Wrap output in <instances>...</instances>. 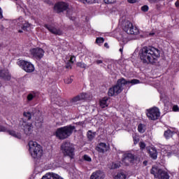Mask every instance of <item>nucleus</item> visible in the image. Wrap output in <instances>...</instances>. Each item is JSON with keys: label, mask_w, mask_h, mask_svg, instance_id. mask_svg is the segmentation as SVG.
<instances>
[{"label": "nucleus", "mask_w": 179, "mask_h": 179, "mask_svg": "<svg viewBox=\"0 0 179 179\" xmlns=\"http://www.w3.org/2000/svg\"><path fill=\"white\" fill-rule=\"evenodd\" d=\"M15 1H17V0H15Z\"/></svg>", "instance_id": "obj_59"}, {"label": "nucleus", "mask_w": 179, "mask_h": 179, "mask_svg": "<svg viewBox=\"0 0 179 179\" xmlns=\"http://www.w3.org/2000/svg\"><path fill=\"white\" fill-rule=\"evenodd\" d=\"M155 35V32H150V34H149V36H150V37H152V36H154Z\"/></svg>", "instance_id": "obj_51"}, {"label": "nucleus", "mask_w": 179, "mask_h": 179, "mask_svg": "<svg viewBox=\"0 0 179 179\" xmlns=\"http://www.w3.org/2000/svg\"><path fill=\"white\" fill-rule=\"evenodd\" d=\"M117 179H127V175H125L124 173H119L116 176Z\"/></svg>", "instance_id": "obj_28"}, {"label": "nucleus", "mask_w": 179, "mask_h": 179, "mask_svg": "<svg viewBox=\"0 0 179 179\" xmlns=\"http://www.w3.org/2000/svg\"><path fill=\"white\" fill-rule=\"evenodd\" d=\"M76 65L78 68H82L83 69H86V66H87L86 64L83 62H78Z\"/></svg>", "instance_id": "obj_30"}, {"label": "nucleus", "mask_w": 179, "mask_h": 179, "mask_svg": "<svg viewBox=\"0 0 179 179\" xmlns=\"http://www.w3.org/2000/svg\"><path fill=\"white\" fill-rule=\"evenodd\" d=\"M148 153L150 155V157L152 159V160H156L157 159V150L155 148H151L148 150Z\"/></svg>", "instance_id": "obj_19"}, {"label": "nucleus", "mask_w": 179, "mask_h": 179, "mask_svg": "<svg viewBox=\"0 0 179 179\" xmlns=\"http://www.w3.org/2000/svg\"><path fill=\"white\" fill-rule=\"evenodd\" d=\"M156 8H157V9H159L160 8V5L159 4H157L156 5Z\"/></svg>", "instance_id": "obj_54"}, {"label": "nucleus", "mask_w": 179, "mask_h": 179, "mask_svg": "<svg viewBox=\"0 0 179 179\" xmlns=\"http://www.w3.org/2000/svg\"><path fill=\"white\" fill-rule=\"evenodd\" d=\"M12 76L9 72L8 69H0V79H3V80L9 81L10 80Z\"/></svg>", "instance_id": "obj_14"}, {"label": "nucleus", "mask_w": 179, "mask_h": 179, "mask_svg": "<svg viewBox=\"0 0 179 179\" xmlns=\"http://www.w3.org/2000/svg\"><path fill=\"white\" fill-rule=\"evenodd\" d=\"M104 47H106V48H108V43H104Z\"/></svg>", "instance_id": "obj_52"}, {"label": "nucleus", "mask_w": 179, "mask_h": 179, "mask_svg": "<svg viewBox=\"0 0 179 179\" xmlns=\"http://www.w3.org/2000/svg\"><path fill=\"white\" fill-rule=\"evenodd\" d=\"M145 114L150 121H156V120H159V118H160V109L156 106H154L147 109Z\"/></svg>", "instance_id": "obj_7"}, {"label": "nucleus", "mask_w": 179, "mask_h": 179, "mask_svg": "<svg viewBox=\"0 0 179 179\" xmlns=\"http://www.w3.org/2000/svg\"><path fill=\"white\" fill-rule=\"evenodd\" d=\"M140 58L143 64H157L160 58V51L153 46H145L140 51Z\"/></svg>", "instance_id": "obj_1"}, {"label": "nucleus", "mask_w": 179, "mask_h": 179, "mask_svg": "<svg viewBox=\"0 0 179 179\" xmlns=\"http://www.w3.org/2000/svg\"><path fill=\"white\" fill-rule=\"evenodd\" d=\"M150 173L154 176L155 178L170 179L169 173L157 166H153L150 170Z\"/></svg>", "instance_id": "obj_6"}, {"label": "nucleus", "mask_w": 179, "mask_h": 179, "mask_svg": "<svg viewBox=\"0 0 179 179\" xmlns=\"http://www.w3.org/2000/svg\"><path fill=\"white\" fill-rule=\"evenodd\" d=\"M75 58V56H71L70 57V59L69 61V62H70L71 64H73V59Z\"/></svg>", "instance_id": "obj_45"}, {"label": "nucleus", "mask_w": 179, "mask_h": 179, "mask_svg": "<svg viewBox=\"0 0 179 179\" xmlns=\"http://www.w3.org/2000/svg\"><path fill=\"white\" fill-rule=\"evenodd\" d=\"M176 132L171 131L170 129L166 130L164 133V136L166 139H170V138H173V135H174Z\"/></svg>", "instance_id": "obj_21"}, {"label": "nucleus", "mask_w": 179, "mask_h": 179, "mask_svg": "<svg viewBox=\"0 0 179 179\" xmlns=\"http://www.w3.org/2000/svg\"><path fill=\"white\" fill-rule=\"evenodd\" d=\"M142 12H148L149 10V6L148 5H144L141 7Z\"/></svg>", "instance_id": "obj_40"}, {"label": "nucleus", "mask_w": 179, "mask_h": 179, "mask_svg": "<svg viewBox=\"0 0 179 179\" xmlns=\"http://www.w3.org/2000/svg\"><path fill=\"white\" fill-rule=\"evenodd\" d=\"M143 166H148V161L145 160L144 162H143Z\"/></svg>", "instance_id": "obj_50"}, {"label": "nucleus", "mask_w": 179, "mask_h": 179, "mask_svg": "<svg viewBox=\"0 0 179 179\" xmlns=\"http://www.w3.org/2000/svg\"><path fill=\"white\" fill-rule=\"evenodd\" d=\"M80 100H85L86 99V93H81L80 95Z\"/></svg>", "instance_id": "obj_43"}, {"label": "nucleus", "mask_w": 179, "mask_h": 179, "mask_svg": "<svg viewBox=\"0 0 179 179\" xmlns=\"http://www.w3.org/2000/svg\"><path fill=\"white\" fill-rule=\"evenodd\" d=\"M36 121H37L38 124H43V122L44 121V120L43 119V116L40 115V116H36L35 117Z\"/></svg>", "instance_id": "obj_31"}, {"label": "nucleus", "mask_w": 179, "mask_h": 179, "mask_svg": "<svg viewBox=\"0 0 179 179\" xmlns=\"http://www.w3.org/2000/svg\"><path fill=\"white\" fill-rule=\"evenodd\" d=\"M113 169H118V165L117 164H115Z\"/></svg>", "instance_id": "obj_53"}, {"label": "nucleus", "mask_w": 179, "mask_h": 179, "mask_svg": "<svg viewBox=\"0 0 179 179\" xmlns=\"http://www.w3.org/2000/svg\"><path fill=\"white\" fill-rule=\"evenodd\" d=\"M43 27L45 29H47L50 33L52 34H55V36H62V31L59 29H57L55 27L52 26V24H45L43 25Z\"/></svg>", "instance_id": "obj_13"}, {"label": "nucleus", "mask_w": 179, "mask_h": 179, "mask_svg": "<svg viewBox=\"0 0 179 179\" xmlns=\"http://www.w3.org/2000/svg\"><path fill=\"white\" fill-rule=\"evenodd\" d=\"M6 131H7L6 127L2 125H0V132H6Z\"/></svg>", "instance_id": "obj_44"}, {"label": "nucleus", "mask_w": 179, "mask_h": 179, "mask_svg": "<svg viewBox=\"0 0 179 179\" xmlns=\"http://www.w3.org/2000/svg\"><path fill=\"white\" fill-rule=\"evenodd\" d=\"M83 159L85 161V162H92V158L87 155H84L83 157Z\"/></svg>", "instance_id": "obj_36"}, {"label": "nucleus", "mask_w": 179, "mask_h": 179, "mask_svg": "<svg viewBox=\"0 0 179 179\" xmlns=\"http://www.w3.org/2000/svg\"><path fill=\"white\" fill-rule=\"evenodd\" d=\"M134 145H138L139 143V136L137 135L133 136Z\"/></svg>", "instance_id": "obj_32"}, {"label": "nucleus", "mask_w": 179, "mask_h": 179, "mask_svg": "<svg viewBox=\"0 0 179 179\" xmlns=\"http://www.w3.org/2000/svg\"><path fill=\"white\" fill-rule=\"evenodd\" d=\"M6 132H7L9 135H11V136L17 138V139H22V134H20V133H16V131L13 130H7Z\"/></svg>", "instance_id": "obj_20"}, {"label": "nucleus", "mask_w": 179, "mask_h": 179, "mask_svg": "<svg viewBox=\"0 0 179 179\" xmlns=\"http://www.w3.org/2000/svg\"><path fill=\"white\" fill-rule=\"evenodd\" d=\"M72 65H73L72 63H71V62H67V63L66 64V69H72Z\"/></svg>", "instance_id": "obj_42"}, {"label": "nucleus", "mask_w": 179, "mask_h": 179, "mask_svg": "<svg viewBox=\"0 0 179 179\" xmlns=\"http://www.w3.org/2000/svg\"><path fill=\"white\" fill-rule=\"evenodd\" d=\"M75 129H76V127L71 124L62 127L57 129L55 136L56 138H57V139L64 141V139H67V138H69V136L73 134V131H75Z\"/></svg>", "instance_id": "obj_3"}, {"label": "nucleus", "mask_w": 179, "mask_h": 179, "mask_svg": "<svg viewBox=\"0 0 179 179\" xmlns=\"http://www.w3.org/2000/svg\"><path fill=\"white\" fill-rule=\"evenodd\" d=\"M22 128L24 130L25 135H30L33 132V124L31 123L29 124L26 122H23L22 124Z\"/></svg>", "instance_id": "obj_16"}, {"label": "nucleus", "mask_w": 179, "mask_h": 179, "mask_svg": "<svg viewBox=\"0 0 179 179\" xmlns=\"http://www.w3.org/2000/svg\"><path fill=\"white\" fill-rule=\"evenodd\" d=\"M17 65H18V66L22 68L23 71L27 73H31V72H34V65L30 62H27L26 60H19L17 62Z\"/></svg>", "instance_id": "obj_8"}, {"label": "nucleus", "mask_w": 179, "mask_h": 179, "mask_svg": "<svg viewBox=\"0 0 179 179\" xmlns=\"http://www.w3.org/2000/svg\"><path fill=\"white\" fill-rule=\"evenodd\" d=\"M96 44H103L104 43V38L103 37H98L96 39Z\"/></svg>", "instance_id": "obj_33"}, {"label": "nucleus", "mask_w": 179, "mask_h": 179, "mask_svg": "<svg viewBox=\"0 0 179 179\" xmlns=\"http://www.w3.org/2000/svg\"><path fill=\"white\" fill-rule=\"evenodd\" d=\"M127 2H129V3H135V2H136V0H127Z\"/></svg>", "instance_id": "obj_48"}, {"label": "nucleus", "mask_w": 179, "mask_h": 179, "mask_svg": "<svg viewBox=\"0 0 179 179\" xmlns=\"http://www.w3.org/2000/svg\"><path fill=\"white\" fill-rule=\"evenodd\" d=\"M141 81L138 79H133L131 81L125 80V78H122L117 80V83L113 87L110 88L108 92V95L109 97H113V96H117L124 90V86L128 85V83H131V85H138Z\"/></svg>", "instance_id": "obj_2"}, {"label": "nucleus", "mask_w": 179, "mask_h": 179, "mask_svg": "<svg viewBox=\"0 0 179 179\" xmlns=\"http://www.w3.org/2000/svg\"><path fill=\"white\" fill-rule=\"evenodd\" d=\"M1 86H2V83L0 81V87H1Z\"/></svg>", "instance_id": "obj_58"}, {"label": "nucleus", "mask_w": 179, "mask_h": 179, "mask_svg": "<svg viewBox=\"0 0 179 179\" xmlns=\"http://www.w3.org/2000/svg\"><path fill=\"white\" fill-rule=\"evenodd\" d=\"M69 8V5L66 2L59 1L57 3L55 6L54 9L57 13H61L65 10H68Z\"/></svg>", "instance_id": "obj_11"}, {"label": "nucleus", "mask_w": 179, "mask_h": 179, "mask_svg": "<svg viewBox=\"0 0 179 179\" xmlns=\"http://www.w3.org/2000/svg\"><path fill=\"white\" fill-rule=\"evenodd\" d=\"M78 101H80V96H79V95H77L76 96H74L72 99H71V102L72 103H76Z\"/></svg>", "instance_id": "obj_34"}, {"label": "nucleus", "mask_w": 179, "mask_h": 179, "mask_svg": "<svg viewBox=\"0 0 179 179\" xmlns=\"http://www.w3.org/2000/svg\"><path fill=\"white\" fill-rule=\"evenodd\" d=\"M117 0H103V2L108 5H110L111 3H115Z\"/></svg>", "instance_id": "obj_38"}, {"label": "nucleus", "mask_w": 179, "mask_h": 179, "mask_svg": "<svg viewBox=\"0 0 179 179\" xmlns=\"http://www.w3.org/2000/svg\"><path fill=\"white\" fill-rule=\"evenodd\" d=\"M23 115L29 121V120H31V113L30 112H24Z\"/></svg>", "instance_id": "obj_29"}, {"label": "nucleus", "mask_w": 179, "mask_h": 179, "mask_svg": "<svg viewBox=\"0 0 179 179\" xmlns=\"http://www.w3.org/2000/svg\"><path fill=\"white\" fill-rule=\"evenodd\" d=\"M29 153L34 159H38L43 156V148L37 142L29 141Z\"/></svg>", "instance_id": "obj_4"}, {"label": "nucleus", "mask_w": 179, "mask_h": 179, "mask_svg": "<svg viewBox=\"0 0 179 179\" xmlns=\"http://www.w3.org/2000/svg\"><path fill=\"white\" fill-rule=\"evenodd\" d=\"M124 31L127 34H139V29L136 27H134V24L131 22H127L124 27L123 28Z\"/></svg>", "instance_id": "obj_9"}, {"label": "nucleus", "mask_w": 179, "mask_h": 179, "mask_svg": "<svg viewBox=\"0 0 179 179\" xmlns=\"http://www.w3.org/2000/svg\"><path fill=\"white\" fill-rule=\"evenodd\" d=\"M175 6H176V8L179 9V1L178 0L176 1Z\"/></svg>", "instance_id": "obj_46"}, {"label": "nucleus", "mask_w": 179, "mask_h": 179, "mask_svg": "<svg viewBox=\"0 0 179 179\" xmlns=\"http://www.w3.org/2000/svg\"><path fill=\"white\" fill-rule=\"evenodd\" d=\"M138 145H139V148H140L141 150H143L145 149V148H146V144L143 141H141L138 143Z\"/></svg>", "instance_id": "obj_35"}, {"label": "nucleus", "mask_w": 179, "mask_h": 179, "mask_svg": "<svg viewBox=\"0 0 179 179\" xmlns=\"http://www.w3.org/2000/svg\"><path fill=\"white\" fill-rule=\"evenodd\" d=\"M119 51H120V52H122L123 48H120V49L119 50Z\"/></svg>", "instance_id": "obj_56"}, {"label": "nucleus", "mask_w": 179, "mask_h": 179, "mask_svg": "<svg viewBox=\"0 0 179 179\" xmlns=\"http://www.w3.org/2000/svg\"><path fill=\"white\" fill-rule=\"evenodd\" d=\"M18 32H19V33H23V31L19 30Z\"/></svg>", "instance_id": "obj_57"}, {"label": "nucleus", "mask_w": 179, "mask_h": 179, "mask_svg": "<svg viewBox=\"0 0 179 179\" xmlns=\"http://www.w3.org/2000/svg\"><path fill=\"white\" fill-rule=\"evenodd\" d=\"M172 111H173V113H178L179 111V108L177 105H173L172 106V108H171Z\"/></svg>", "instance_id": "obj_39"}, {"label": "nucleus", "mask_w": 179, "mask_h": 179, "mask_svg": "<svg viewBox=\"0 0 179 179\" xmlns=\"http://www.w3.org/2000/svg\"><path fill=\"white\" fill-rule=\"evenodd\" d=\"M145 124L140 123L138 126V131L140 134H145Z\"/></svg>", "instance_id": "obj_25"}, {"label": "nucleus", "mask_w": 179, "mask_h": 179, "mask_svg": "<svg viewBox=\"0 0 179 179\" xmlns=\"http://www.w3.org/2000/svg\"><path fill=\"white\" fill-rule=\"evenodd\" d=\"M61 150L64 156H68L70 159L75 157V147L70 142H64L61 145Z\"/></svg>", "instance_id": "obj_5"}, {"label": "nucleus", "mask_w": 179, "mask_h": 179, "mask_svg": "<svg viewBox=\"0 0 179 179\" xmlns=\"http://www.w3.org/2000/svg\"><path fill=\"white\" fill-rule=\"evenodd\" d=\"M30 27V23H29L27 21H24V23L22 24V26L21 27L22 30H24V31H27V29Z\"/></svg>", "instance_id": "obj_26"}, {"label": "nucleus", "mask_w": 179, "mask_h": 179, "mask_svg": "<svg viewBox=\"0 0 179 179\" xmlns=\"http://www.w3.org/2000/svg\"><path fill=\"white\" fill-rule=\"evenodd\" d=\"M96 150L99 153H106L110 150V145H107L106 143H99L96 147Z\"/></svg>", "instance_id": "obj_15"}, {"label": "nucleus", "mask_w": 179, "mask_h": 179, "mask_svg": "<svg viewBox=\"0 0 179 179\" xmlns=\"http://www.w3.org/2000/svg\"><path fill=\"white\" fill-rule=\"evenodd\" d=\"M96 136V132L92 131V130H89L87 132V137L88 141H92V139H94V137Z\"/></svg>", "instance_id": "obj_24"}, {"label": "nucleus", "mask_w": 179, "mask_h": 179, "mask_svg": "<svg viewBox=\"0 0 179 179\" xmlns=\"http://www.w3.org/2000/svg\"><path fill=\"white\" fill-rule=\"evenodd\" d=\"M41 179H63L59 175L54 173H46Z\"/></svg>", "instance_id": "obj_18"}, {"label": "nucleus", "mask_w": 179, "mask_h": 179, "mask_svg": "<svg viewBox=\"0 0 179 179\" xmlns=\"http://www.w3.org/2000/svg\"><path fill=\"white\" fill-rule=\"evenodd\" d=\"M108 101V98L103 97L102 99L99 101V106L101 108H106V107H108V104H107V101Z\"/></svg>", "instance_id": "obj_22"}, {"label": "nucleus", "mask_w": 179, "mask_h": 179, "mask_svg": "<svg viewBox=\"0 0 179 179\" xmlns=\"http://www.w3.org/2000/svg\"><path fill=\"white\" fill-rule=\"evenodd\" d=\"M135 161V155L132 153H125L123 155L122 162L124 163L125 166H129L130 163H134Z\"/></svg>", "instance_id": "obj_12"}, {"label": "nucleus", "mask_w": 179, "mask_h": 179, "mask_svg": "<svg viewBox=\"0 0 179 179\" xmlns=\"http://www.w3.org/2000/svg\"><path fill=\"white\" fill-rule=\"evenodd\" d=\"M31 55L37 59V61H40L43 57H44V50L41 48H34L30 50Z\"/></svg>", "instance_id": "obj_10"}, {"label": "nucleus", "mask_w": 179, "mask_h": 179, "mask_svg": "<svg viewBox=\"0 0 179 179\" xmlns=\"http://www.w3.org/2000/svg\"><path fill=\"white\" fill-rule=\"evenodd\" d=\"M0 19H3V15H2V8H0Z\"/></svg>", "instance_id": "obj_47"}, {"label": "nucleus", "mask_w": 179, "mask_h": 179, "mask_svg": "<svg viewBox=\"0 0 179 179\" xmlns=\"http://www.w3.org/2000/svg\"><path fill=\"white\" fill-rule=\"evenodd\" d=\"M36 97V93H30L27 95V101H31V100H33V99H35Z\"/></svg>", "instance_id": "obj_27"}, {"label": "nucleus", "mask_w": 179, "mask_h": 179, "mask_svg": "<svg viewBox=\"0 0 179 179\" xmlns=\"http://www.w3.org/2000/svg\"><path fill=\"white\" fill-rule=\"evenodd\" d=\"M80 2L82 3L86 4V3H93L94 2V0H79Z\"/></svg>", "instance_id": "obj_37"}, {"label": "nucleus", "mask_w": 179, "mask_h": 179, "mask_svg": "<svg viewBox=\"0 0 179 179\" xmlns=\"http://www.w3.org/2000/svg\"><path fill=\"white\" fill-rule=\"evenodd\" d=\"M106 174L101 170H97L93 172L90 176V179H104Z\"/></svg>", "instance_id": "obj_17"}, {"label": "nucleus", "mask_w": 179, "mask_h": 179, "mask_svg": "<svg viewBox=\"0 0 179 179\" xmlns=\"http://www.w3.org/2000/svg\"><path fill=\"white\" fill-rule=\"evenodd\" d=\"M96 64H97V65H100V64H103V60H96Z\"/></svg>", "instance_id": "obj_49"}, {"label": "nucleus", "mask_w": 179, "mask_h": 179, "mask_svg": "<svg viewBox=\"0 0 179 179\" xmlns=\"http://www.w3.org/2000/svg\"><path fill=\"white\" fill-rule=\"evenodd\" d=\"M150 2H156L157 0H148Z\"/></svg>", "instance_id": "obj_55"}, {"label": "nucleus", "mask_w": 179, "mask_h": 179, "mask_svg": "<svg viewBox=\"0 0 179 179\" xmlns=\"http://www.w3.org/2000/svg\"><path fill=\"white\" fill-rule=\"evenodd\" d=\"M72 82H73V80L71 78L64 79V83H66L67 85L72 83Z\"/></svg>", "instance_id": "obj_41"}, {"label": "nucleus", "mask_w": 179, "mask_h": 179, "mask_svg": "<svg viewBox=\"0 0 179 179\" xmlns=\"http://www.w3.org/2000/svg\"><path fill=\"white\" fill-rule=\"evenodd\" d=\"M171 108H173V104L170 101H166L164 103V110L167 113H170L171 111Z\"/></svg>", "instance_id": "obj_23"}]
</instances>
